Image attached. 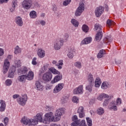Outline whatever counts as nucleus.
<instances>
[{"mask_svg": "<svg viewBox=\"0 0 126 126\" xmlns=\"http://www.w3.org/2000/svg\"><path fill=\"white\" fill-rule=\"evenodd\" d=\"M52 122H58L57 118L54 116L53 112H49L45 114V118L43 121V124H50Z\"/></svg>", "mask_w": 126, "mask_h": 126, "instance_id": "f257e3e1", "label": "nucleus"}, {"mask_svg": "<svg viewBox=\"0 0 126 126\" xmlns=\"http://www.w3.org/2000/svg\"><path fill=\"white\" fill-rule=\"evenodd\" d=\"M21 123H23L24 125H29V126H36L38 124V121L34 119H29L25 117L23 118L21 121Z\"/></svg>", "mask_w": 126, "mask_h": 126, "instance_id": "f03ea898", "label": "nucleus"}, {"mask_svg": "<svg viewBox=\"0 0 126 126\" xmlns=\"http://www.w3.org/2000/svg\"><path fill=\"white\" fill-rule=\"evenodd\" d=\"M94 29L95 30H99V32H98L95 35V39L96 41H100L102 39L103 37V32H102V26L101 25L99 24H96L94 25Z\"/></svg>", "mask_w": 126, "mask_h": 126, "instance_id": "7ed1b4c3", "label": "nucleus"}, {"mask_svg": "<svg viewBox=\"0 0 126 126\" xmlns=\"http://www.w3.org/2000/svg\"><path fill=\"white\" fill-rule=\"evenodd\" d=\"M33 4L32 0H24L22 3V5L25 9H30Z\"/></svg>", "mask_w": 126, "mask_h": 126, "instance_id": "20e7f679", "label": "nucleus"}, {"mask_svg": "<svg viewBox=\"0 0 126 126\" xmlns=\"http://www.w3.org/2000/svg\"><path fill=\"white\" fill-rule=\"evenodd\" d=\"M27 94H24L22 96V97H20L19 98H17V101L20 105L21 106H24L25 104H26V102H27Z\"/></svg>", "mask_w": 126, "mask_h": 126, "instance_id": "39448f33", "label": "nucleus"}, {"mask_svg": "<svg viewBox=\"0 0 126 126\" xmlns=\"http://www.w3.org/2000/svg\"><path fill=\"white\" fill-rule=\"evenodd\" d=\"M63 46V43L61 41L59 38L56 39L54 43V48L56 51H59L61 50L62 47Z\"/></svg>", "mask_w": 126, "mask_h": 126, "instance_id": "423d86ee", "label": "nucleus"}, {"mask_svg": "<svg viewBox=\"0 0 126 126\" xmlns=\"http://www.w3.org/2000/svg\"><path fill=\"white\" fill-rule=\"evenodd\" d=\"M84 3H80L79 6L75 13V15L76 16H80L84 11Z\"/></svg>", "mask_w": 126, "mask_h": 126, "instance_id": "0eeeda50", "label": "nucleus"}, {"mask_svg": "<svg viewBox=\"0 0 126 126\" xmlns=\"http://www.w3.org/2000/svg\"><path fill=\"white\" fill-rule=\"evenodd\" d=\"M104 9L105 8L102 6L97 7L95 10V16H96V17H100L104 12Z\"/></svg>", "mask_w": 126, "mask_h": 126, "instance_id": "6e6552de", "label": "nucleus"}, {"mask_svg": "<svg viewBox=\"0 0 126 126\" xmlns=\"http://www.w3.org/2000/svg\"><path fill=\"white\" fill-rule=\"evenodd\" d=\"M52 78H53V74H52L51 72H47L44 73L42 76L43 80L47 82H48V81H51Z\"/></svg>", "mask_w": 126, "mask_h": 126, "instance_id": "1a4fd4ad", "label": "nucleus"}, {"mask_svg": "<svg viewBox=\"0 0 126 126\" xmlns=\"http://www.w3.org/2000/svg\"><path fill=\"white\" fill-rule=\"evenodd\" d=\"M10 66V63L8 59H5L4 62V65L3 66V72L4 74H5L8 71V69Z\"/></svg>", "mask_w": 126, "mask_h": 126, "instance_id": "9d476101", "label": "nucleus"}, {"mask_svg": "<svg viewBox=\"0 0 126 126\" xmlns=\"http://www.w3.org/2000/svg\"><path fill=\"white\" fill-rule=\"evenodd\" d=\"M63 108H60L56 110L55 116L56 118L57 122L61 120V116L63 115Z\"/></svg>", "mask_w": 126, "mask_h": 126, "instance_id": "9b49d317", "label": "nucleus"}, {"mask_svg": "<svg viewBox=\"0 0 126 126\" xmlns=\"http://www.w3.org/2000/svg\"><path fill=\"white\" fill-rule=\"evenodd\" d=\"M73 94H82L83 93V85H81L74 89Z\"/></svg>", "mask_w": 126, "mask_h": 126, "instance_id": "f8f14e48", "label": "nucleus"}, {"mask_svg": "<svg viewBox=\"0 0 126 126\" xmlns=\"http://www.w3.org/2000/svg\"><path fill=\"white\" fill-rule=\"evenodd\" d=\"M72 121L73 122L71 124V126H78V125H79V123H80V120H78L77 116L76 115H74L72 117Z\"/></svg>", "mask_w": 126, "mask_h": 126, "instance_id": "ddd939ff", "label": "nucleus"}, {"mask_svg": "<svg viewBox=\"0 0 126 126\" xmlns=\"http://www.w3.org/2000/svg\"><path fill=\"white\" fill-rule=\"evenodd\" d=\"M77 113L79 114V117L81 119L85 117V113L84 112V108L82 106H80L78 110Z\"/></svg>", "mask_w": 126, "mask_h": 126, "instance_id": "4468645a", "label": "nucleus"}, {"mask_svg": "<svg viewBox=\"0 0 126 126\" xmlns=\"http://www.w3.org/2000/svg\"><path fill=\"white\" fill-rule=\"evenodd\" d=\"M63 88V84H58L54 88L53 93H59V92H60V91H61Z\"/></svg>", "mask_w": 126, "mask_h": 126, "instance_id": "2eb2a0df", "label": "nucleus"}, {"mask_svg": "<svg viewBox=\"0 0 126 126\" xmlns=\"http://www.w3.org/2000/svg\"><path fill=\"white\" fill-rule=\"evenodd\" d=\"M74 49L71 48V47H69L68 48L67 56L69 59H72L73 57H74Z\"/></svg>", "mask_w": 126, "mask_h": 126, "instance_id": "dca6fc26", "label": "nucleus"}, {"mask_svg": "<svg viewBox=\"0 0 126 126\" xmlns=\"http://www.w3.org/2000/svg\"><path fill=\"white\" fill-rule=\"evenodd\" d=\"M15 22L18 26H20V27L23 25V21H22V18L20 16L15 18Z\"/></svg>", "mask_w": 126, "mask_h": 126, "instance_id": "f3484780", "label": "nucleus"}, {"mask_svg": "<svg viewBox=\"0 0 126 126\" xmlns=\"http://www.w3.org/2000/svg\"><path fill=\"white\" fill-rule=\"evenodd\" d=\"M37 54L39 58H40L41 59H43V58H44V57H45L46 55V52H45V50L42 49L41 48H40V49H38L37 52Z\"/></svg>", "mask_w": 126, "mask_h": 126, "instance_id": "a211bd4d", "label": "nucleus"}, {"mask_svg": "<svg viewBox=\"0 0 126 126\" xmlns=\"http://www.w3.org/2000/svg\"><path fill=\"white\" fill-rule=\"evenodd\" d=\"M105 98L106 99H111V96L106 94H99L98 96L97 97V99L99 101H102L103 99H105Z\"/></svg>", "mask_w": 126, "mask_h": 126, "instance_id": "6ab92c4d", "label": "nucleus"}, {"mask_svg": "<svg viewBox=\"0 0 126 126\" xmlns=\"http://www.w3.org/2000/svg\"><path fill=\"white\" fill-rule=\"evenodd\" d=\"M69 37V35L67 33H65L63 35H62L61 38H58L60 41L62 42V43L63 44L64 42H67V40H68V38Z\"/></svg>", "mask_w": 126, "mask_h": 126, "instance_id": "aec40b11", "label": "nucleus"}, {"mask_svg": "<svg viewBox=\"0 0 126 126\" xmlns=\"http://www.w3.org/2000/svg\"><path fill=\"white\" fill-rule=\"evenodd\" d=\"M63 78V75H56L53 80L51 81V83L52 84H54L56 83V82H58V81H60V80H62Z\"/></svg>", "mask_w": 126, "mask_h": 126, "instance_id": "412c9836", "label": "nucleus"}, {"mask_svg": "<svg viewBox=\"0 0 126 126\" xmlns=\"http://www.w3.org/2000/svg\"><path fill=\"white\" fill-rule=\"evenodd\" d=\"M18 72L22 73V74H26L28 72V69L25 66H23L21 68L18 69Z\"/></svg>", "mask_w": 126, "mask_h": 126, "instance_id": "4be33fe9", "label": "nucleus"}, {"mask_svg": "<svg viewBox=\"0 0 126 126\" xmlns=\"http://www.w3.org/2000/svg\"><path fill=\"white\" fill-rule=\"evenodd\" d=\"M43 114L42 113H37L36 115L35 119H37V120L35 119V121L38 122H40V123H43V121H44L42 118Z\"/></svg>", "mask_w": 126, "mask_h": 126, "instance_id": "5701e85b", "label": "nucleus"}, {"mask_svg": "<svg viewBox=\"0 0 126 126\" xmlns=\"http://www.w3.org/2000/svg\"><path fill=\"white\" fill-rule=\"evenodd\" d=\"M0 103L1 105L0 107V112H4V110H5V107H6L5 101H4V100H1Z\"/></svg>", "mask_w": 126, "mask_h": 126, "instance_id": "b1692460", "label": "nucleus"}, {"mask_svg": "<svg viewBox=\"0 0 126 126\" xmlns=\"http://www.w3.org/2000/svg\"><path fill=\"white\" fill-rule=\"evenodd\" d=\"M15 72V69L13 68H10L9 70L8 77H9V78H13V77H14Z\"/></svg>", "mask_w": 126, "mask_h": 126, "instance_id": "393cba45", "label": "nucleus"}, {"mask_svg": "<svg viewBox=\"0 0 126 126\" xmlns=\"http://www.w3.org/2000/svg\"><path fill=\"white\" fill-rule=\"evenodd\" d=\"M35 86L37 90H43L44 89V86L39 81L35 82Z\"/></svg>", "mask_w": 126, "mask_h": 126, "instance_id": "a878e982", "label": "nucleus"}, {"mask_svg": "<svg viewBox=\"0 0 126 126\" xmlns=\"http://www.w3.org/2000/svg\"><path fill=\"white\" fill-rule=\"evenodd\" d=\"M18 79L20 82H25V80L27 79V75H23L18 77Z\"/></svg>", "mask_w": 126, "mask_h": 126, "instance_id": "bb28decb", "label": "nucleus"}, {"mask_svg": "<svg viewBox=\"0 0 126 126\" xmlns=\"http://www.w3.org/2000/svg\"><path fill=\"white\" fill-rule=\"evenodd\" d=\"M115 23L114 21L108 19L106 23V26L108 28H112V26H114L115 25Z\"/></svg>", "mask_w": 126, "mask_h": 126, "instance_id": "cd10ccee", "label": "nucleus"}, {"mask_svg": "<svg viewBox=\"0 0 126 126\" xmlns=\"http://www.w3.org/2000/svg\"><path fill=\"white\" fill-rule=\"evenodd\" d=\"M92 41V38H91V37H87L83 40L82 43L83 44H84V45H85L87 44H90V43H91Z\"/></svg>", "mask_w": 126, "mask_h": 126, "instance_id": "c85d7f7f", "label": "nucleus"}, {"mask_svg": "<svg viewBox=\"0 0 126 126\" xmlns=\"http://www.w3.org/2000/svg\"><path fill=\"white\" fill-rule=\"evenodd\" d=\"M34 77V73L32 71H29L28 74L27 75V79L28 80H32Z\"/></svg>", "mask_w": 126, "mask_h": 126, "instance_id": "c756f323", "label": "nucleus"}, {"mask_svg": "<svg viewBox=\"0 0 126 126\" xmlns=\"http://www.w3.org/2000/svg\"><path fill=\"white\" fill-rule=\"evenodd\" d=\"M88 81L89 83L94 84V78L93 75L91 74H89L88 76Z\"/></svg>", "mask_w": 126, "mask_h": 126, "instance_id": "7c9ffc66", "label": "nucleus"}, {"mask_svg": "<svg viewBox=\"0 0 126 126\" xmlns=\"http://www.w3.org/2000/svg\"><path fill=\"white\" fill-rule=\"evenodd\" d=\"M106 54V51L104 50H101L99 51V53L97 54V58L101 59V58H103L104 55Z\"/></svg>", "mask_w": 126, "mask_h": 126, "instance_id": "2f4dec72", "label": "nucleus"}, {"mask_svg": "<svg viewBox=\"0 0 126 126\" xmlns=\"http://www.w3.org/2000/svg\"><path fill=\"white\" fill-rule=\"evenodd\" d=\"M96 113L97 115H99L101 116L104 114V113H105V110H104V108L102 107H99L97 109Z\"/></svg>", "mask_w": 126, "mask_h": 126, "instance_id": "473e14b6", "label": "nucleus"}, {"mask_svg": "<svg viewBox=\"0 0 126 126\" xmlns=\"http://www.w3.org/2000/svg\"><path fill=\"white\" fill-rule=\"evenodd\" d=\"M49 70H50V71L52 72V73H53V74H58L59 75H60V74H61V72H60V71H58V70L56 69L54 67L50 68Z\"/></svg>", "mask_w": 126, "mask_h": 126, "instance_id": "72a5a7b5", "label": "nucleus"}, {"mask_svg": "<svg viewBox=\"0 0 126 126\" xmlns=\"http://www.w3.org/2000/svg\"><path fill=\"white\" fill-rule=\"evenodd\" d=\"M49 68H49V64H46L44 65L43 66V67L42 68L41 72L42 73H44V72H46V71H47V70H48V69H49V70H50Z\"/></svg>", "mask_w": 126, "mask_h": 126, "instance_id": "f704fd0d", "label": "nucleus"}, {"mask_svg": "<svg viewBox=\"0 0 126 126\" xmlns=\"http://www.w3.org/2000/svg\"><path fill=\"white\" fill-rule=\"evenodd\" d=\"M101 80H100V78H96L95 79L94 84L95 87H100V85H101Z\"/></svg>", "mask_w": 126, "mask_h": 126, "instance_id": "c9c22d12", "label": "nucleus"}, {"mask_svg": "<svg viewBox=\"0 0 126 126\" xmlns=\"http://www.w3.org/2000/svg\"><path fill=\"white\" fill-rule=\"evenodd\" d=\"M110 109L114 110V111H117L118 110V107L116 106V103H115V101H112L110 103Z\"/></svg>", "mask_w": 126, "mask_h": 126, "instance_id": "e433bc0d", "label": "nucleus"}, {"mask_svg": "<svg viewBox=\"0 0 126 126\" xmlns=\"http://www.w3.org/2000/svg\"><path fill=\"white\" fill-rule=\"evenodd\" d=\"M30 16L31 18H36L37 17V13L35 11H32L30 13Z\"/></svg>", "mask_w": 126, "mask_h": 126, "instance_id": "4c0bfd02", "label": "nucleus"}, {"mask_svg": "<svg viewBox=\"0 0 126 126\" xmlns=\"http://www.w3.org/2000/svg\"><path fill=\"white\" fill-rule=\"evenodd\" d=\"M71 23L75 27H78V25H79V23L75 19H73L71 21Z\"/></svg>", "mask_w": 126, "mask_h": 126, "instance_id": "58836bf2", "label": "nucleus"}, {"mask_svg": "<svg viewBox=\"0 0 126 126\" xmlns=\"http://www.w3.org/2000/svg\"><path fill=\"white\" fill-rule=\"evenodd\" d=\"M68 101V95H64L62 98V102L63 104L67 103Z\"/></svg>", "mask_w": 126, "mask_h": 126, "instance_id": "ea45409f", "label": "nucleus"}, {"mask_svg": "<svg viewBox=\"0 0 126 126\" xmlns=\"http://www.w3.org/2000/svg\"><path fill=\"white\" fill-rule=\"evenodd\" d=\"M20 53H21V49L18 46H16L15 48L14 54L17 55L18 54H20Z\"/></svg>", "mask_w": 126, "mask_h": 126, "instance_id": "a19ab883", "label": "nucleus"}, {"mask_svg": "<svg viewBox=\"0 0 126 126\" xmlns=\"http://www.w3.org/2000/svg\"><path fill=\"white\" fill-rule=\"evenodd\" d=\"M57 65L59 69H62L63 65V61L60 60L58 62V64H56Z\"/></svg>", "mask_w": 126, "mask_h": 126, "instance_id": "79ce46f5", "label": "nucleus"}, {"mask_svg": "<svg viewBox=\"0 0 126 126\" xmlns=\"http://www.w3.org/2000/svg\"><path fill=\"white\" fill-rule=\"evenodd\" d=\"M82 28L83 31H84V32H85V33H87V32L89 31V28L86 25H83Z\"/></svg>", "mask_w": 126, "mask_h": 126, "instance_id": "37998d69", "label": "nucleus"}, {"mask_svg": "<svg viewBox=\"0 0 126 126\" xmlns=\"http://www.w3.org/2000/svg\"><path fill=\"white\" fill-rule=\"evenodd\" d=\"M15 67H20L21 66V62L20 60L15 61Z\"/></svg>", "mask_w": 126, "mask_h": 126, "instance_id": "c03bdc74", "label": "nucleus"}, {"mask_svg": "<svg viewBox=\"0 0 126 126\" xmlns=\"http://www.w3.org/2000/svg\"><path fill=\"white\" fill-rule=\"evenodd\" d=\"M108 87H109V84H108V83L104 82L102 83L101 85L102 89H107Z\"/></svg>", "mask_w": 126, "mask_h": 126, "instance_id": "a18cd8bd", "label": "nucleus"}, {"mask_svg": "<svg viewBox=\"0 0 126 126\" xmlns=\"http://www.w3.org/2000/svg\"><path fill=\"white\" fill-rule=\"evenodd\" d=\"M93 84L89 83V85H88L86 88V90H88L89 92H91L92 91V86Z\"/></svg>", "mask_w": 126, "mask_h": 126, "instance_id": "49530a36", "label": "nucleus"}, {"mask_svg": "<svg viewBox=\"0 0 126 126\" xmlns=\"http://www.w3.org/2000/svg\"><path fill=\"white\" fill-rule=\"evenodd\" d=\"M87 123L88 126H92V120L89 117L86 118Z\"/></svg>", "mask_w": 126, "mask_h": 126, "instance_id": "de8ad7c7", "label": "nucleus"}, {"mask_svg": "<svg viewBox=\"0 0 126 126\" xmlns=\"http://www.w3.org/2000/svg\"><path fill=\"white\" fill-rule=\"evenodd\" d=\"M112 41H113V40L111 38H109L105 37L103 39V41L104 42V43H106V44L111 43V42H112Z\"/></svg>", "mask_w": 126, "mask_h": 126, "instance_id": "09e8293b", "label": "nucleus"}, {"mask_svg": "<svg viewBox=\"0 0 126 126\" xmlns=\"http://www.w3.org/2000/svg\"><path fill=\"white\" fill-rule=\"evenodd\" d=\"M74 66L77 67V68H81V63L79 62H77L74 63Z\"/></svg>", "mask_w": 126, "mask_h": 126, "instance_id": "8fccbe9b", "label": "nucleus"}, {"mask_svg": "<svg viewBox=\"0 0 126 126\" xmlns=\"http://www.w3.org/2000/svg\"><path fill=\"white\" fill-rule=\"evenodd\" d=\"M6 86H10L12 84V81L10 79H7L5 81Z\"/></svg>", "mask_w": 126, "mask_h": 126, "instance_id": "3c124183", "label": "nucleus"}, {"mask_svg": "<svg viewBox=\"0 0 126 126\" xmlns=\"http://www.w3.org/2000/svg\"><path fill=\"white\" fill-rule=\"evenodd\" d=\"M70 2H71V0H65L63 2V5L66 6V5H68Z\"/></svg>", "mask_w": 126, "mask_h": 126, "instance_id": "603ef678", "label": "nucleus"}, {"mask_svg": "<svg viewBox=\"0 0 126 126\" xmlns=\"http://www.w3.org/2000/svg\"><path fill=\"white\" fill-rule=\"evenodd\" d=\"M79 126H87L85 120H82L81 122L80 121V123L78 125Z\"/></svg>", "mask_w": 126, "mask_h": 126, "instance_id": "864d4df0", "label": "nucleus"}, {"mask_svg": "<svg viewBox=\"0 0 126 126\" xmlns=\"http://www.w3.org/2000/svg\"><path fill=\"white\" fill-rule=\"evenodd\" d=\"M72 100V102L74 103H78V102H79L78 97H76V96H73Z\"/></svg>", "mask_w": 126, "mask_h": 126, "instance_id": "5fc2aeb1", "label": "nucleus"}, {"mask_svg": "<svg viewBox=\"0 0 126 126\" xmlns=\"http://www.w3.org/2000/svg\"><path fill=\"white\" fill-rule=\"evenodd\" d=\"M32 63L33 65H36L37 64V58L34 57L33 58Z\"/></svg>", "mask_w": 126, "mask_h": 126, "instance_id": "6e6d98bb", "label": "nucleus"}, {"mask_svg": "<svg viewBox=\"0 0 126 126\" xmlns=\"http://www.w3.org/2000/svg\"><path fill=\"white\" fill-rule=\"evenodd\" d=\"M116 104H117V106L119 105H121V104H122V99H121V98L120 97H118L117 99Z\"/></svg>", "mask_w": 126, "mask_h": 126, "instance_id": "4d7b16f0", "label": "nucleus"}, {"mask_svg": "<svg viewBox=\"0 0 126 126\" xmlns=\"http://www.w3.org/2000/svg\"><path fill=\"white\" fill-rule=\"evenodd\" d=\"M17 5V0H13L12 2V7H15Z\"/></svg>", "mask_w": 126, "mask_h": 126, "instance_id": "13d9d810", "label": "nucleus"}, {"mask_svg": "<svg viewBox=\"0 0 126 126\" xmlns=\"http://www.w3.org/2000/svg\"><path fill=\"white\" fill-rule=\"evenodd\" d=\"M4 123L5 125V126L7 125V124H8V118L6 117L4 118Z\"/></svg>", "mask_w": 126, "mask_h": 126, "instance_id": "bf43d9fd", "label": "nucleus"}, {"mask_svg": "<svg viewBox=\"0 0 126 126\" xmlns=\"http://www.w3.org/2000/svg\"><path fill=\"white\" fill-rule=\"evenodd\" d=\"M4 55V51L2 48H0V57L3 56Z\"/></svg>", "mask_w": 126, "mask_h": 126, "instance_id": "052dcab7", "label": "nucleus"}, {"mask_svg": "<svg viewBox=\"0 0 126 126\" xmlns=\"http://www.w3.org/2000/svg\"><path fill=\"white\" fill-rule=\"evenodd\" d=\"M109 104V100L106 99L104 100L103 102V106H107Z\"/></svg>", "mask_w": 126, "mask_h": 126, "instance_id": "680f3d73", "label": "nucleus"}, {"mask_svg": "<svg viewBox=\"0 0 126 126\" xmlns=\"http://www.w3.org/2000/svg\"><path fill=\"white\" fill-rule=\"evenodd\" d=\"M19 94H14L13 95V99H17V98H19Z\"/></svg>", "mask_w": 126, "mask_h": 126, "instance_id": "e2e57ef3", "label": "nucleus"}, {"mask_svg": "<svg viewBox=\"0 0 126 126\" xmlns=\"http://www.w3.org/2000/svg\"><path fill=\"white\" fill-rule=\"evenodd\" d=\"M40 23L41 25H46V22H45V21H41L40 22Z\"/></svg>", "mask_w": 126, "mask_h": 126, "instance_id": "0e129e2a", "label": "nucleus"}, {"mask_svg": "<svg viewBox=\"0 0 126 126\" xmlns=\"http://www.w3.org/2000/svg\"><path fill=\"white\" fill-rule=\"evenodd\" d=\"M15 10V7H12V8L10 9V11H11V12H13V11H14Z\"/></svg>", "mask_w": 126, "mask_h": 126, "instance_id": "69168bd1", "label": "nucleus"}, {"mask_svg": "<svg viewBox=\"0 0 126 126\" xmlns=\"http://www.w3.org/2000/svg\"><path fill=\"white\" fill-rule=\"evenodd\" d=\"M52 110V108L50 107H46V110L47 111H51Z\"/></svg>", "mask_w": 126, "mask_h": 126, "instance_id": "338daca9", "label": "nucleus"}, {"mask_svg": "<svg viewBox=\"0 0 126 126\" xmlns=\"http://www.w3.org/2000/svg\"><path fill=\"white\" fill-rule=\"evenodd\" d=\"M50 126H61V125L57 124H52Z\"/></svg>", "mask_w": 126, "mask_h": 126, "instance_id": "774afa93", "label": "nucleus"}]
</instances>
